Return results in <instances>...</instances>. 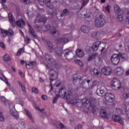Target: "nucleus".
<instances>
[{
  "mask_svg": "<svg viewBox=\"0 0 129 129\" xmlns=\"http://www.w3.org/2000/svg\"><path fill=\"white\" fill-rule=\"evenodd\" d=\"M59 96L60 98H62L69 102V103H71L73 101L74 98L72 96V94L69 92H67V91H65L64 88H61L59 90Z\"/></svg>",
  "mask_w": 129,
  "mask_h": 129,
  "instance_id": "f257e3e1",
  "label": "nucleus"
},
{
  "mask_svg": "<svg viewBox=\"0 0 129 129\" xmlns=\"http://www.w3.org/2000/svg\"><path fill=\"white\" fill-rule=\"evenodd\" d=\"M42 29L45 32H47L48 30H49L50 34L54 38H59L60 37V32L55 28L51 27L49 24L43 25Z\"/></svg>",
  "mask_w": 129,
  "mask_h": 129,
  "instance_id": "f03ea898",
  "label": "nucleus"
},
{
  "mask_svg": "<svg viewBox=\"0 0 129 129\" xmlns=\"http://www.w3.org/2000/svg\"><path fill=\"white\" fill-rule=\"evenodd\" d=\"M105 24V19H104V16L102 13H98L97 15V18L95 21V25L97 28H101L103 27Z\"/></svg>",
  "mask_w": 129,
  "mask_h": 129,
  "instance_id": "7ed1b4c3",
  "label": "nucleus"
},
{
  "mask_svg": "<svg viewBox=\"0 0 129 129\" xmlns=\"http://www.w3.org/2000/svg\"><path fill=\"white\" fill-rule=\"evenodd\" d=\"M100 45H101V42H100V41H98L95 43H94V44H93L92 47H89V46H86L85 48V51H86V52L87 53H89L90 54H93V53H94V52H96V51H97L99 48V46H100Z\"/></svg>",
  "mask_w": 129,
  "mask_h": 129,
  "instance_id": "20e7f679",
  "label": "nucleus"
},
{
  "mask_svg": "<svg viewBox=\"0 0 129 129\" xmlns=\"http://www.w3.org/2000/svg\"><path fill=\"white\" fill-rule=\"evenodd\" d=\"M84 105L85 108H89L90 106L94 105L96 102V99L94 98H90L89 100L84 99Z\"/></svg>",
  "mask_w": 129,
  "mask_h": 129,
  "instance_id": "39448f33",
  "label": "nucleus"
},
{
  "mask_svg": "<svg viewBox=\"0 0 129 129\" xmlns=\"http://www.w3.org/2000/svg\"><path fill=\"white\" fill-rule=\"evenodd\" d=\"M64 57L68 61H72L74 58L73 51L69 49H66L63 51Z\"/></svg>",
  "mask_w": 129,
  "mask_h": 129,
  "instance_id": "423d86ee",
  "label": "nucleus"
},
{
  "mask_svg": "<svg viewBox=\"0 0 129 129\" xmlns=\"http://www.w3.org/2000/svg\"><path fill=\"white\" fill-rule=\"evenodd\" d=\"M111 86L112 89H114V90H118V89H120V87H121V83L118 79H115L111 81Z\"/></svg>",
  "mask_w": 129,
  "mask_h": 129,
  "instance_id": "0eeeda50",
  "label": "nucleus"
},
{
  "mask_svg": "<svg viewBox=\"0 0 129 129\" xmlns=\"http://www.w3.org/2000/svg\"><path fill=\"white\" fill-rule=\"evenodd\" d=\"M83 75L81 73H78L74 75L73 82L75 85L80 84V81L83 79Z\"/></svg>",
  "mask_w": 129,
  "mask_h": 129,
  "instance_id": "6e6552de",
  "label": "nucleus"
},
{
  "mask_svg": "<svg viewBox=\"0 0 129 129\" xmlns=\"http://www.w3.org/2000/svg\"><path fill=\"white\" fill-rule=\"evenodd\" d=\"M92 81L91 79H86L81 83V87L84 89H91L90 84Z\"/></svg>",
  "mask_w": 129,
  "mask_h": 129,
  "instance_id": "1a4fd4ad",
  "label": "nucleus"
},
{
  "mask_svg": "<svg viewBox=\"0 0 129 129\" xmlns=\"http://www.w3.org/2000/svg\"><path fill=\"white\" fill-rule=\"evenodd\" d=\"M9 108L10 109V112L12 114V115L14 116L16 119H17V118H19V113L18 112H17V110H16V108H15V105L12 103H11L10 104H9Z\"/></svg>",
  "mask_w": 129,
  "mask_h": 129,
  "instance_id": "9d476101",
  "label": "nucleus"
},
{
  "mask_svg": "<svg viewBox=\"0 0 129 129\" xmlns=\"http://www.w3.org/2000/svg\"><path fill=\"white\" fill-rule=\"evenodd\" d=\"M120 61V57L118 54L114 53L111 56V61L113 65H118Z\"/></svg>",
  "mask_w": 129,
  "mask_h": 129,
  "instance_id": "9b49d317",
  "label": "nucleus"
},
{
  "mask_svg": "<svg viewBox=\"0 0 129 129\" xmlns=\"http://www.w3.org/2000/svg\"><path fill=\"white\" fill-rule=\"evenodd\" d=\"M101 72L105 76H109L112 73V70L110 67H103L101 69Z\"/></svg>",
  "mask_w": 129,
  "mask_h": 129,
  "instance_id": "f8f14e48",
  "label": "nucleus"
},
{
  "mask_svg": "<svg viewBox=\"0 0 129 129\" xmlns=\"http://www.w3.org/2000/svg\"><path fill=\"white\" fill-rule=\"evenodd\" d=\"M71 104H74V105H76L77 107L79 108H82L83 106H84V102L83 101H81V100H76V99H74L73 100L72 103H71Z\"/></svg>",
  "mask_w": 129,
  "mask_h": 129,
  "instance_id": "ddd939ff",
  "label": "nucleus"
},
{
  "mask_svg": "<svg viewBox=\"0 0 129 129\" xmlns=\"http://www.w3.org/2000/svg\"><path fill=\"white\" fill-rule=\"evenodd\" d=\"M49 74L50 81H54V80H56L58 78V73L53 69L49 71Z\"/></svg>",
  "mask_w": 129,
  "mask_h": 129,
  "instance_id": "4468645a",
  "label": "nucleus"
},
{
  "mask_svg": "<svg viewBox=\"0 0 129 129\" xmlns=\"http://www.w3.org/2000/svg\"><path fill=\"white\" fill-rule=\"evenodd\" d=\"M105 99L107 102L111 103L114 101V95L110 93H106L105 96Z\"/></svg>",
  "mask_w": 129,
  "mask_h": 129,
  "instance_id": "2eb2a0df",
  "label": "nucleus"
},
{
  "mask_svg": "<svg viewBox=\"0 0 129 129\" xmlns=\"http://www.w3.org/2000/svg\"><path fill=\"white\" fill-rule=\"evenodd\" d=\"M27 25L29 27V33L31 35L32 37H33L34 39H38L39 37L38 35H37V34H36V32L35 30H34V28L29 24V23H27Z\"/></svg>",
  "mask_w": 129,
  "mask_h": 129,
  "instance_id": "dca6fc26",
  "label": "nucleus"
},
{
  "mask_svg": "<svg viewBox=\"0 0 129 129\" xmlns=\"http://www.w3.org/2000/svg\"><path fill=\"white\" fill-rule=\"evenodd\" d=\"M39 3H45V6L50 10L53 9V4L51 3L52 2V0H37Z\"/></svg>",
  "mask_w": 129,
  "mask_h": 129,
  "instance_id": "f3484780",
  "label": "nucleus"
},
{
  "mask_svg": "<svg viewBox=\"0 0 129 129\" xmlns=\"http://www.w3.org/2000/svg\"><path fill=\"white\" fill-rule=\"evenodd\" d=\"M114 12L117 15H124V9L121 10L119 7L117 5L114 6Z\"/></svg>",
  "mask_w": 129,
  "mask_h": 129,
  "instance_id": "a211bd4d",
  "label": "nucleus"
},
{
  "mask_svg": "<svg viewBox=\"0 0 129 129\" xmlns=\"http://www.w3.org/2000/svg\"><path fill=\"white\" fill-rule=\"evenodd\" d=\"M44 41L46 43V45L49 49L50 53H52L54 50H55V48H54V45H53V43H52L49 40H44Z\"/></svg>",
  "mask_w": 129,
  "mask_h": 129,
  "instance_id": "6ab92c4d",
  "label": "nucleus"
},
{
  "mask_svg": "<svg viewBox=\"0 0 129 129\" xmlns=\"http://www.w3.org/2000/svg\"><path fill=\"white\" fill-rule=\"evenodd\" d=\"M56 41L57 44H61V45H65L67 43L69 42V39L68 38H57L56 39Z\"/></svg>",
  "mask_w": 129,
  "mask_h": 129,
  "instance_id": "aec40b11",
  "label": "nucleus"
},
{
  "mask_svg": "<svg viewBox=\"0 0 129 129\" xmlns=\"http://www.w3.org/2000/svg\"><path fill=\"white\" fill-rule=\"evenodd\" d=\"M112 119L113 120V121H116L117 122H118V123H120V124H123V121H122V119H121V118L118 115H112Z\"/></svg>",
  "mask_w": 129,
  "mask_h": 129,
  "instance_id": "412c9836",
  "label": "nucleus"
},
{
  "mask_svg": "<svg viewBox=\"0 0 129 129\" xmlns=\"http://www.w3.org/2000/svg\"><path fill=\"white\" fill-rule=\"evenodd\" d=\"M91 73L93 74L96 77H101L102 74L98 69H93L91 70Z\"/></svg>",
  "mask_w": 129,
  "mask_h": 129,
  "instance_id": "4be33fe9",
  "label": "nucleus"
},
{
  "mask_svg": "<svg viewBox=\"0 0 129 129\" xmlns=\"http://www.w3.org/2000/svg\"><path fill=\"white\" fill-rule=\"evenodd\" d=\"M100 115L102 118H106L108 119V114L106 112V110L105 109H101L100 110Z\"/></svg>",
  "mask_w": 129,
  "mask_h": 129,
  "instance_id": "5701e85b",
  "label": "nucleus"
},
{
  "mask_svg": "<svg viewBox=\"0 0 129 129\" xmlns=\"http://www.w3.org/2000/svg\"><path fill=\"white\" fill-rule=\"evenodd\" d=\"M96 94L99 96H101V97H102V96H105L106 93L105 92V91H104V89L99 88L97 89L96 90Z\"/></svg>",
  "mask_w": 129,
  "mask_h": 129,
  "instance_id": "b1692460",
  "label": "nucleus"
},
{
  "mask_svg": "<svg viewBox=\"0 0 129 129\" xmlns=\"http://www.w3.org/2000/svg\"><path fill=\"white\" fill-rule=\"evenodd\" d=\"M55 53L58 57H62V55H63V48L62 47H57L55 48Z\"/></svg>",
  "mask_w": 129,
  "mask_h": 129,
  "instance_id": "393cba45",
  "label": "nucleus"
},
{
  "mask_svg": "<svg viewBox=\"0 0 129 129\" xmlns=\"http://www.w3.org/2000/svg\"><path fill=\"white\" fill-rule=\"evenodd\" d=\"M123 73V69H122V68H118L115 70V74L117 75V76H121Z\"/></svg>",
  "mask_w": 129,
  "mask_h": 129,
  "instance_id": "a878e982",
  "label": "nucleus"
},
{
  "mask_svg": "<svg viewBox=\"0 0 129 129\" xmlns=\"http://www.w3.org/2000/svg\"><path fill=\"white\" fill-rule=\"evenodd\" d=\"M76 54L79 58H82L84 56V52L81 49H78L76 51Z\"/></svg>",
  "mask_w": 129,
  "mask_h": 129,
  "instance_id": "bb28decb",
  "label": "nucleus"
},
{
  "mask_svg": "<svg viewBox=\"0 0 129 129\" xmlns=\"http://www.w3.org/2000/svg\"><path fill=\"white\" fill-rule=\"evenodd\" d=\"M119 58L121 57V59H122L124 61H126V60L128 59V56H127V54L124 53H121L119 52L118 54Z\"/></svg>",
  "mask_w": 129,
  "mask_h": 129,
  "instance_id": "cd10ccee",
  "label": "nucleus"
},
{
  "mask_svg": "<svg viewBox=\"0 0 129 129\" xmlns=\"http://www.w3.org/2000/svg\"><path fill=\"white\" fill-rule=\"evenodd\" d=\"M24 110L26 113V115L28 117H29V119L32 121V122H35V120H34V118L32 116V114L29 111V110L27 109L26 108L24 109Z\"/></svg>",
  "mask_w": 129,
  "mask_h": 129,
  "instance_id": "c85d7f7f",
  "label": "nucleus"
},
{
  "mask_svg": "<svg viewBox=\"0 0 129 129\" xmlns=\"http://www.w3.org/2000/svg\"><path fill=\"white\" fill-rule=\"evenodd\" d=\"M81 31H82V32H83V33H88V32H89L90 29H89V28L88 27V26L84 25L81 27Z\"/></svg>",
  "mask_w": 129,
  "mask_h": 129,
  "instance_id": "c756f323",
  "label": "nucleus"
},
{
  "mask_svg": "<svg viewBox=\"0 0 129 129\" xmlns=\"http://www.w3.org/2000/svg\"><path fill=\"white\" fill-rule=\"evenodd\" d=\"M100 52H101V54H100V56H105L106 55V53L107 52V51H106V50H107V49H106V48L105 47V46H103L102 47V49L100 50Z\"/></svg>",
  "mask_w": 129,
  "mask_h": 129,
  "instance_id": "7c9ffc66",
  "label": "nucleus"
},
{
  "mask_svg": "<svg viewBox=\"0 0 129 129\" xmlns=\"http://www.w3.org/2000/svg\"><path fill=\"white\" fill-rule=\"evenodd\" d=\"M97 55H98V54L97 53H95L89 56L87 59L88 61H92V60H94V59H95V58L97 57Z\"/></svg>",
  "mask_w": 129,
  "mask_h": 129,
  "instance_id": "2f4dec72",
  "label": "nucleus"
},
{
  "mask_svg": "<svg viewBox=\"0 0 129 129\" xmlns=\"http://www.w3.org/2000/svg\"><path fill=\"white\" fill-rule=\"evenodd\" d=\"M0 34L2 37H6V36H8V30H6L5 29H1L0 30Z\"/></svg>",
  "mask_w": 129,
  "mask_h": 129,
  "instance_id": "473e14b6",
  "label": "nucleus"
},
{
  "mask_svg": "<svg viewBox=\"0 0 129 129\" xmlns=\"http://www.w3.org/2000/svg\"><path fill=\"white\" fill-rule=\"evenodd\" d=\"M56 125H58V127L60 129H67L66 126H65V125L60 121H57L56 123Z\"/></svg>",
  "mask_w": 129,
  "mask_h": 129,
  "instance_id": "72a5a7b5",
  "label": "nucleus"
},
{
  "mask_svg": "<svg viewBox=\"0 0 129 129\" xmlns=\"http://www.w3.org/2000/svg\"><path fill=\"white\" fill-rule=\"evenodd\" d=\"M30 65H32L33 66H37V62L36 61H31V62H29V63H28V64H26V68L27 69H30L29 66Z\"/></svg>",
  "mask_w": 129,
  "mask_h": 129,
  "instance_id": "f704fd0d",
  "label": "nucleus"
},
{
  "mask_svg": "<svg viewBox=\"0 0 129 129\" xmlns=\"http://www.w3.org/2000/svg\"><path fill=\"white\" fill-rule=\"evenodd\" d=\"M127 111V109L126 108V106H125L124 107H122L120 112L121 113V114H126Z\"/></svg>",
  "mask_w": 129,
  "mask_h": 129,
  "instance_id": "c9c22d12",
  "label": "nucleus"
},
{
  "mask_svg": "<svg viewBox=\"0 0 129 129\" xmlns=\"http://www.w3.org/2000/svg\"><path fill=\"white\" fill-rule=\"evenodd\" d=\"M1 101L3 102L6 106L9 104V101L7 100V99L5 97H1Z\"/></svg>",
  "mask_w": 129,
  "mask_h": 129,
  "instance_id": "e433bc0d",
  "label": "nucleus"
},
{
  "mask_svg": "<svg viewBox=\"0 0 129 129\" xmlns=\"http://www.w3.org/2000/svg\"><path fill=\"white\" fill-rule=\"evenodd\" d=\"M9 21L10 23H12V24H15V18L13 17V14H9Z\"/></svg>",
  "mask_w": 129,
  "mask_h": 129,
  "instance_id": "4c0bfd02",
  "label": "nucleus"
},
{
  "mask_svg": "<svg viewBox=\"0 0 129 129\" xmlns=\"http://www.w3.org/2000/svg\"><path fill=\"white\" fill-rule=\"evenodd\" d=\"M47 21V18L45 17H41L40 19H39V21L37 22L38 23H39L41 24V23H43V24H45L46 22Z\"/></svg>",
  "mask_w": 129,
  "mask_h": 129,
  "instance_id": "58836bf2",
  "label": "nucleus"
},
{
  "mask_svg": "<svg viewBox=\"0 0 129 129\" xmlns=\"http://www.w3.org/2000/svg\"><path fill=\"white\" fill-rule=\"evenodd\" d=\"M88 110H90V111H92V113L94 114L96 112V110L94 107H92V106H90L89 108H87Z\"/></svg>",
  "mask_w": 129,
  "mask_h": 129,
  "instance_id": "ea45409f",
  "label": "nucleus"
},
{
  "mask_svg": "<svg viewBox=\"0 0 129 129\" xmlns=\"http://www.w3.org/2000/svg\"><path fill=\"white\" fill-rule=\"evenodd\" d=\"M91 82H92V84L90 85L91 89H92L94 86H96V85H97V81L94 80L92 81Z\"/></svg>",
  "mask_w": 129,
  "mask_h": 129,
  "instance_id": "a19ab883",
  "label": "nucleus"
},
{
  "mask_svg": "<svg viewBox=\"0 0 129 129\" xmlns=\"http://www.w3.org/2000/svg\"><path fill=\"white\" fill-rule=\"evenodd\" d=\"M20 2L25 5H30V4H31L32 3L30 0H20Z\"/></svg>",
  "mask_w": 129,
  "mask_h": 129,
  "instance_id": "79ce46f5",
  "label": "nucleus"
},
{
  "mask_svg": "<svg viewBox=\"0 0 129 129\" xmlns=\"http://www.w3.org/2000/svg\"><path fill=\"white\" fill-rule=\"evenodd\" d=\"M3 60L6 61H10V60H11V57H10V55L8 54H6L3 56Z\"/></svg>",
  "mask_w": 129,
  "mask_h": 129,
  "instance_id": "37998d69",
  "label": "nucleus"
},
{
  "mask_svg": "<svg viewBox=\"0 0 129 129\" xmlns=\"http://www.w3.org/2000/svg\"><path fill=\"white\" fill-rule=\"evenodd\" d=\"M63 14H64V16H69V15H70V11H69V10H68V9H64L63 10Z\"/></svg>",
  "mask_w": 129,
  "mask_h": 129,
  "instance_id": "c03bdc74",
  "label": "nucleus"
},
{
  "mask_svg": "<svg viewBox=\"0 0 129 129\" xmlns=\"http://www.w3.org/2000/svg\"><path fill=\"white\" fill-rule=\"evenodd\" d=\"M8 36H9V37H12L14 36V31H13V29H9L8 31Z\"/></svg>",
  "mask_w": 129,
  "mask_h": 129,
  "instance_id": "a18cd8bd",
  "label": "nucleus"
},
{
  "mask_svg": "<svg viewBox=\"0 0 129 129\" xmlns=\"http://www.w3.org/2000/svg\"><path fill=\"white\" fill-rule=\"evenodd\" d=\"M76 64L79 65L80 67H83V63L79 59L76 60Z\"/></svg>",
  "mask_w": 129,
  "mask_h": 129,
  "instance_id": "49530a36",
  "label": "nucleus"
},
{
  "mask_svg": "<svg viewBox=\"0 0 129 129\" xmlns=\"http://www.w3.org/2000/svg\"><path fill=\"white\" fill-rule=\"evenodd\" d=\"M51 58H49V61L52 64V65H56L57 64V62H56V60L53 58L52 57H50Z\"/></svg>",
  "mask_w": 129,
  "mask_h": 129,
  "instance_id": "de8ad7c7",
  "label": "nucleus"
},
{
  "mask_svg": "<svg viewBox=\"0 0 129 129\" xmlns=\"http://www.w3.org/2000/svg\"><path fill=\"white\" fill-rule=\"evenodd\" d=\"M59 97H60V96L59 95V92H58V94L56 95V96L52 100V103H56V101L58 100Z\"/></svg>",
  "mask_w": 129,
  "mask_h": 129,
  "instance_id": "09e8293b",
  "label": "nucleus"
},
{
  "mask_svg": "<svg viewBox=\"0 0 129 129\" xmlns=\"http://www.w3.org/2000/svg\"><path fill=\"white\" fill-rule=\"evenodd\" d=\"M97 66H100L101 65H102V58L101 57L98 58V60L97 61Z\"/></svg>",
  "mask_w": 129,
  "mask_h": 129,
  "instance_id": "8fccbe9b",
  "label": "nucleus"
},
{
  "mask_svg": "<svg viewBox=\"0 0 129 129\" xmlns=\"http://www.w3.org/2000/svg\"><path fill=\"white\" fill-rule=\"evenodd\" d=\"M92 37L94 38V39H97L98 38V33L97 32H93L92 34Z\"/></svg>",
  "mask_w": 129,
  "mask_h": 129,
  "instance_id": "3c124183",
  "label": "nucleus"
},
{
  "mask_svg": "<svg viewBox=\"0 0 129 129\" xmlns=\"http://www.w3.org/2000/svg\"><path fill=\"white\" fill-rule=\"evenodd\" d=\"M110 5H109V4H107L106 6L105 7V11H106V12H107L108 14L110 13Z\"/></svg>",
  "mask_w": 129,
  "mask_h": 129,
  "instance_id": "603ef678",
  "label": "nucleus"
},
{
  "mask_svg": "<svg viewBox=\"0 0 129 129\" xmlns=\"http://www.w3.org/2000/svg\"><path fill=\"white\" fill-rule=\"evenodd\" d=\"M118 17L117 18V20L119 21V22H122L123 21V16H122V15H117Z\"/></svg>",
  "mask_w": 129,
  "mask_h": 129,
  "instance_id": "864d4df0",
  "label": "nucleus"
},
{
  "mask_svg": "<svg viewBox=\"0 0 129 129\" xmlns=\"http://www.w3.org/2000/svg\"><path fill=\"white\" fill-rule=\"evenodd\" d=\"M73 7L74 9H75L76 10H78L80 8V6L79 4H78V3L74 4Z\"/></svg>",
  "mask_w": 129,
  "mask_h": 129,
  "instance_id": "5fc2aeb1",
  "label": "nucleus"
},
{
  "mask_svg": "<svg viewBox=\"0 0 129 129\" xmlns=\"http://www.w3.org/2000/svg\"><path fill=\"white\" fill-rule=\"evenodd\" d=\"M3 78L2 79V80H3L4 82H5V83L7 84L8 85L9 84L10 85V83H9V81H8V79H7V78H6V77H5V76L2 75Z\"/></svg>",
  "mask_w": 129,
  "mask_h": 129,
  "instance_id": "6e6d98bb",
  "label": "nucleus"
},
{
  "mask_svg": "<svg viewBox=\"0 0 129 129\" xmlns=\"http://www.w3.org/2000/svg\"><path fill=\"white\" fill-rule=\"evenodd\" d=\"M16 24L19 28H21V29H23V27L22 26V23H21V20H19L16 22Z\"/></svg>",
  "mask_w": 129,
  "mask_h": 129,
  "instance_id": "4d7b16f0",
  "label": "nucleus"
},
{
  "mask_svg": "<svg viewBox=\"0 0 129 129\" xmlns=\"http://www.w3.org/2000/svg\"><path fill=\"white\" fill-rule=\"evenodd\" d=\"M124 23L126 24V25H128L129 24V16H126L125 19H124Z\"/></svg>",
  "mask_w": 129,
  "mask_h": 129,
  "instance_id": "13d9d810",
  "label": "nucleus"
},
{
  "mask_svg": "<svg viewBox=\"0 0 129 129\" xmlns=\"http://www.w3.org/2000/svg\"><path fill=\"white\" fill-rule=\"evenodd\" d=\"M26 14L29 18H32L34 17V14L32 12H27Z\"/></svg>",
  "mask_w": 129,
  "mask_h": 129,
  "instance_id": "bf43d9fd",
  "label": "nucleus"
},
{
  "mask_svg": "<svg viewBox=\"0 0 129 129\" xmlns=\"http://www.w3.org/2000/svg\"><path fill=\"white\" fill-rule=\"evenodd\" d=\"M4 119V114H3L2 111H0V121H3Z\"/></svg>",
  "mask_w": 129,
  "mask_h": 129,
  "instance_id": "052dcab7",
  "label": "nucleus"
},
{
  "mask_svg": "<svg viewBox=\"0 0 129 129\" xmlns=\"http://www.w3.org/2000/svg\"><path fill=\"white\" fill-rule=\"evenodd\" d=\"M123 97L124 99H128L129 98V93H125L123 95Z\"/></svg>",
  "mask_w": 129,
  "mask_h": 129,
  "instance_id": "680f3d73",
  "label": "nucleus"
},
{
  "mask_svg": "<svg viewBox=\"0 0 129 129\" xmlns=\"http://www.w3.org/2000/svg\"><path fill=\"white\" fill-rule=\"evenodd\" d=\"M124 16H129V10L125 9L124 12Z\"/></svg>",
  "mask_w": 129,
  "mask_h": 129,
  "instance_id": "e2e57ef3",
  "label": "nucleus"
},
{
  "mask_svg": "<svg viewBox=\"0 0 129 129\" xmlns=\"http://www.w3.org/2000/svg\"><path fill=\"white\" fill-rule=\"evenodd\" d=\"M32 90V92H34V93H38V92H39V90L35 87L33 88Z\"/></svg>",
  "mask_w": 129,
  "mask_h": 129,
  "instance_id": "0e129e2a",
  "label": "nucleus"
},
{
  "mask_svg": "<svg viewBox=\"0 0 129 129\" xmlns=\"http://www.w3.org/2000/svg\"><path fill=\"white\" fill-rule=\"evenodd\" d=\"M52 4H53L54 6H57L59 4V2H58V0H53L52 2Z\"/></svg>",
  "mask_w": 129,
  "mask_h": 129,
  "instance_id": "69168bd1",
  "label": "nucleus"
},
{
  "mask_svg": "<svg viewBox=\"0 0 129 129\" xmlns=\"http://www.w3.org/2000/svg\"><path fill=\"white\" fill-rule=\"evenodd\" d=\"M51 57H52V56L48 54H45V58L46 59V60H48V61L50 60V59H51Z\"/></svg>",
  "mask_w": 129,
  "mask_h": 129,
  "instance_id": "338daca9",
  "label": "nucleus"
},
{
  "mask_svg": "<svg viewBox=\"0 0 129 129\" xmlns=\"http://www.w3.org/2000/svg\"><path fill=\"white\" fill-rule=\"evenodd\" d=\"M101 33L102 34H106V33H107V28H105L102 30L101 31Z\"/></svg>",
  "mask_w": 129,
  "mask_h": 129,
  "instance_id": "774afa93",
  "label": "nucleus"
}]
</instances>
